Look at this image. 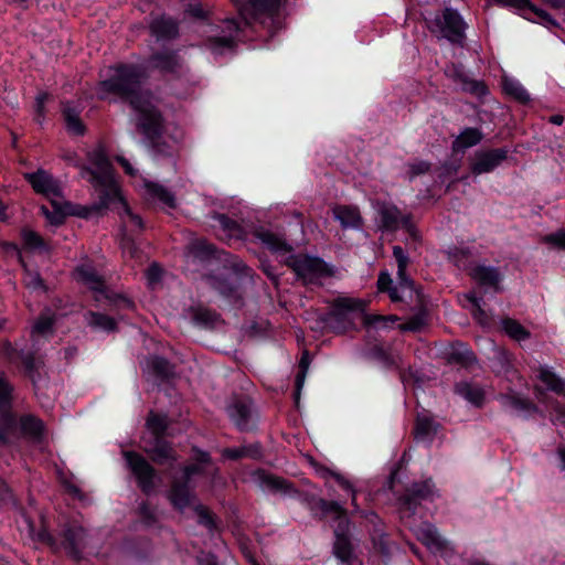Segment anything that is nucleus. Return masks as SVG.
I'll return each mask as SVG.
<instances>
[{"instance_id": "obj_1", "label": "nucleus", "mask_w": 565, "mask_h": 565, "mask_svg": "<svg viewBox=\"0 0 565 565\" xmlns=\"http://www.w3.org/2000/svg\"><path fill=\"white\" fill-rule=\"evenodd\" d=\"M365 308L366 302L362 299L338 297L331 302L330 310L320 317V321L335 334L358 330L354 313L362 316L365 328H387L398 321V317L394 315H369Z\"/></svg>"}, {"instance_id": "obj_2", "label": "nucleus", "mask_w": 565, "mask_h": 565, "mask_svg": "<svg viewBox=\"0 0 565 565\" xmlns=\"http://www.w3.org/2000/svg\"><path fill=\"white\" fill-rule=\"evenodd\" d=\"M113 74L98 83V99L115 95L129 107L148 96L142 86L148 79L147 68L137 63L119 62L110 66Z\"/></svg>"}, {"instance_id": "obj_3", "label": "nucleus", "mask_w": 565, "mask_h": 565, "mask_svg": "<svg viewBox=\"0 0 565 565\" xmlns=\"http://www.w3.org/2000/svg\"><path fill=\"white\" fill-rule=\"evenodd\" d=\"M310 510L316 519L322 521L330 518L334 522L332 553L342 565H351L355 554L347 510L339 502L323 498L312 499Z\"/></svg>"}, {"instance_id": "obj_4", "label": "nucleus", "mask_w": 565, "mask_h": 565, "mask_svg": "<svg viewBox=\"0 0 565 565\" xmlns=\"http://www.w3.org/2000/svg\"><path fill=\"white\" fill-rule=\"evenodd\" d=\"M130 108L136 115V129L152 152L162 157H171L173 148L163 137L164 117L150 97H143Z\"/></svg>"}, {"instance_id": "obj_5", "label": "nucleus", "mask_w": 565, "mask_h": 565, "mask_svg": "<svg viewBox=\"0 0 565 565\" xmlns=\"http://www.w3.org/2000/svg\"><path fill=\"white\" fill-rule=\"evenodd\" d=\"M436 484L431 478L414 481L397 498V510L402 523L413 529L424 518L423 502H433Z\"/></svg>"}, {"instance_id": "obj_6", "label": "nucleus", "mask_w": 565, "mask_h": 565, "mask_svg": "<svg viewBox=\"0 0 565 565\" xmlns=\"http://www.w3.org/2000/svg\"><path fill=\"white\" fill-rule=\"evenodd\" d=\"M426 28L431 34L446 39L451 44L461 45L466 39L468 24L460 12L452 7H445L424 14Z\"/></svg>"}, {"instance_id": "obj_7", "label": "nucleus", "mask_w": 565, "mask_h": 565, "mask_svg": "<svg viewBox=\"0 0 565 565\" xmlns=\"http://www.w3.org/2000/svg\"><path fill=\"white\" fill-rule=\"evenodd\" d=\"M90 166L83 167L88 182L95 191H100L103 199L121 195V188L116 179L114 166L104 149L94 150L88 154Z\"/></svg>"}, {"instance_id": "obj_8", "label": "nucleus", "mask_w": 565, "mask_h": 565, "mask_svg": "<svg viewBox=\"0 0 565 565\" xmlns=\"http://www.w3.org/2000/svg\"><path fill=\"white\" fill-rule=\"evenodd\" d=\"M285 264L306 287H321L322 280L332 277L335 271L334 266L328 264L323 258L301 253L290 254Z\"/></svg>"}, {"instance_id": "obj_9", "label": "nucleus", "mask_w": 565, "mask_h": 565, "mask_svg": "<svg viewBox=\"0 0 565 565\" xmlns=\"http://www.w3.org/2000/svg\"><path fill=\"white\" fill-rule=\"evenodd\" d=\"M15 385L7 373L0 374V445L9 444V435L18 428V414L13 411Z\"/></svg>"}, {"instance_id": "obj_10", "label": "nucleus", "mask_w": 565, "mask_h": 565, "mask_svg": "<svg viewBox=\"0 0 565 565\" xmlns=\"http://www.w3.org/2000/svg\"><path fill=\"white\" fill-rule=\"evenodd\" d=\"M122 457L139 490L145 495L152 494L161 480L158 470L141 454L135 450L124 451Z\"/></svg>"}, {"instance_id": "obj_11", "label": "nucleus", "mask_w": 565, "mask_h": 565, "mask_svg": "<svg viewBox=\"0 0 565 565\" xmlns=\"http://www.w3.org/2000/svg\"><path fill=\"white\" fill-rule=\"evenodd\" d=\"M86 537V529L78 521L68 520L60 525V551L63 550L68 558L78 563L84 558Z\"/></svg>"}, {"instance_id": "obj_12", "label": "nucleus", "mask_w": 565, "mask_h": 565, "mask_svg": "<svg viewBox=\"0 0 565 565\" xmlns=\"http://www.w3.org/2000/svg\"><path fill=\"white\" fill-rule=\"evenodd\" d=\"M253 269L249 267L248 274L238 275L232 269H224L209 276L211 287L222 296L228 303L237 306L243 301L241 292V280L252 277Z\"/></svg>"}, {"instance_id": "obj_13", "label": "nucleus", "mask_w": 565, "mask_h": 565, "mask_svg": "<svg viewBox=\"0 0 565 565\" xmlns=\"http://www.w3.org/2000/svg\"><path fill=\"white\" fill-rule=\"evenodd\" d=\"M195 252L202 259H216L223 264L224 269H232L235 274L246 275L249 267L237 255L231 254L224 249L217 248L214 244L206 241L199 242Z\"/></svg>"}, {"instance_id": "obj_14", "label": "nucleus", "mask_w": 565, "mask_h": 565, "mask_svg": "<svg viewBox=\"0 0 565 565\" xmlns=\"http://www.w3.org/2000/svg\"><path fill=\"white\" fill-rule=\"evenodd\" d=\"M508 158L507 147L477 150L470 163V171L475 175L493 172Z\"/></svg>"}, {"instance_id": "obj_15", "label": "nucleus", "mask_w": 565, "mask_h": 565, "mask_svg": "<svg viewBox=\"0 0 565 565\" xmlns=\"http://www.w3.org/2000/svg\"><path fill=\"white\" fill-rule=\"evenodd\" d=\"M84 107L81 103L62 99L60 102L61 117L66 134L71 137H84L87 134V125L82 118Z\"/></svg>"}, {"instance_id": "obj_16", "label": "nucleus", "mask_w": 565, "mask_h": 565, "mask_svg": "<svg viewBox=\"0 0 565 565\" xmlns=\"http://www.w3.org/2000/svg\"><path fill=\"white\" fill-rule=\"evenodd\" d=\"M469 275L484 292L501 294L503 291L502 281L504 276L498 267L479 264L470 270Z\"/></svg>"}, {"instance_id": "obj_17", "label": "nucleus", "mask_w": 565, "mask_h": 565, "mask_svg": "<svg viewBox=\"0 0 565 565\" xmlns=\"http://www.w3.org/2000/svg\"><path fill=\"white\" fill-rule=\"evenodd\" d=\"M227 415L241 433L253 431L257 428V422L254 419L252 403L246 399L237 398L227 407Z\"/></svg>"}, {"instance_id": "obj_18", "label": "nucleus", "mask_w": 565, "mask_h": 565, "mask_svg": "<svg viewBox=\"0 0 565 565\" xmlns=\"http://www.w3.org/2000/svg\"><path fill=\"white\" fill-rule=\"evenodd\" d=\"M149 31L157 42H171L180 35V23L175 18L162 13L151 20Z\"/></svg>"}, {"instance_id": "obj_19", "label": "nucleus", "mask_w": 565, "mask_h": 565, "mask_svg": "<svg viewBox=\"0 0 565 565\" xmlns=\"http://www.w3.org/2000/svg\"><path fill=\"white\" fill-rule=\"evenodd\" d=\"M282 0H248L254 20L268 19L277 32L281 29L279 9Z\"/></svg>"}, {"instance_id": "obj_20", "label": "nucleus", "mask_w": 565, "mask_h": 565, "mask_svg": "<svg viewBox=\"0 0 565 565\" xmlns=\"http://www.w3.org/2000/svg\"><path fill=\"white\" fill-rule=\"evenodd\" d=\"M253 482L262 490L270 492H289L292 483L282 477L275 476L264 468H256L250 473Z\"/></svg>"}, {"instance_id": "obj_21", "label": "nucleus", "mask_w": 565, "mask_h": 565, "mask_svg": "<svg viewBox=\"0 0 565 565\" xmlns=\"http://www.w3.org/2000/svg\"><path fill=\"white\" fill-rule=\"evenodd\" d=\"M24 179L32 186L35 193L45 196H60L61 189L52 174L43 169L25 173Z\"/></svg>"}, {"instance_id": "obj_22", "label": "nucleus", "mask_w": 565, "mask_h": 565, "mask_svg": "<svg viewBox=\"0 0 565 565\" xmlns=\"http://www.w3.org/2000/svg\"><path fill=\"white\" fill-rule=\"evenodd\" d=\"M75 279L86 286L89 290L95 294L105 295L106 298H109L107 292L106 281L100 276L95 267L90 264H81L77 265L74 269Z\"/></svg>"}, {"instance_id": "obj_23", "label": "nucleus", "mask_w": 565, "mask_h": 565, "mask_svg": "<svg viewBox=\"0 0 565 565\" xmlns=\"http://www.w3.org/2000/svg\"><path fill=\"white\" fill-rule=\"evenodd\" d=\"M500 402L505 409L523 418H529L539 412L537 405L532 399L516 392L501 394Z\"/></svg>"}, {"instance_id": "obj_24", "label": "nucleus", "mask_w": 565, "mask_h": 565, "mask_svg": "<svg viewBox=\"0 0 565 565\" xmlns=\"http://www.w3.org/2000/svg\"><path fill=\"white\" fill-rule=\"evenodd\" d=\"M255 238L262 242L263 245L273 254L286 255L294 250L291 244H289L282 236L274 233L265 226H257L253 231Z\"/></svg>"}, {"instance_id": "obj_25", "label": "nucleus", "mask_w": 565, "mask_h": 565, "mask_svg": "<svg viewBox=\"0 0 565 565\" xmlns=\"http://www.w3.org/2000/svg\"><path fill=\"white\" fill-rule=\"evenodd\" d=\"M147 63L149 68L159 71L163 75L175 74L180 68V57L172 50L153 52Z\"/></svg>"}, {"instance_id": "obj_26", "label": "nucleus", "mask_w": 565, "mask_h": 565, "mask_svg": "<svg viewBox=\"0 0 565 565\" xmlns=\"http://www.w3.org/2000/svg\"><path fill=\"white\" fill-rule=\"evenodd\" d=\"M18 431L25 438L33 441H41L44 437L45 426L41 418L33 414L18 415V428L10 436H14Z\"/></svg>"}, {"instance_id": "obj_27", "label": "nucleus", "mask_w": 565, "mask_h": 565, "mask_svg": "<svg viewBox=\"0 0 565 565\" xmlns=\"http://www.w3.org/2000/svg\"><path fill=\"white\" fill-rule=\"evenodd\" d=\"M415 311L412 317L402 326L403 331L420 332L428 326L429 311L427 308V299L424 292H417Z\"/></svg>"}, {"instance_id": "obj_28", "label": "nucleus", "mask_w": 565, "mask_h": 565, "mask_svg": "<svg viewBox=\"0 0 565 565\" xmlns=\"http://www.w3.org/2000/svg\"><path fill=\"white\" fill-rule=\"evenodd\" d=\"M446 360L450 365L468 369L476 363L477 356L468 343L454 341L446 352Z\"/></svg>"}, {"instance_id": "obj_29", "label": "nucleus", "mask_w": 565, "mask_h": 565, "mask_svg": "<svg viewBox=\"0 0 565 565\" xmlns=\"http://www.w3.org/2000/svg\"><path fill=\"white\" fill-rule=\"evenodd\" d=\"M150 460L159 466L173 463L177 460L175 450L167 438H153L152 446L145 448Z\"/></svg>"}, {"instance_id": "obj_30", "label": "nucleus", "mask_w": 565, "mask_h": 565, "mask_svg": "<svg viewBox=\"0 0 565 565\" xmlns=\"http://www.w3.org/2000/svg\"><path fill=\"white\" fill-rule=\"evenodd\" d=\"M97 195V201L90 205L81 206L77 212H73L72 214L77 215L82 218H88L93 215L103 216L107 211L115 209L118 201H121V195L117 194V196H108L103 199V194L100 191H95Z\"/></svg>"}, {"instance_id": "obj_31", "label": "nucleus", "mask_w": 565, "mask_h": 565, "mask_svg": "<svg viewBox=\"0 0 565 565\" xmlns=\"http://www.w3.org/2000/svg\"><path fill=\"white\" fill-rule=\"evenodd\" d=\"M223 460L238 461L243 458L253 460H262L264 457V449L259 441H255L241 447H226L221 451Z\"/></svg>"}, {"instance_id": "obj_32", "label": "nucleus", "mask_w": 565, "mask_h": 565, "mask_svg": "<svg viewBox=\"0 0 565 565\" xmlns=\"http://www.w3.org/2000/svg\"><path fill=\"white\" fill-rule=\"evenodd\" d=\"M332 212L343 230H361L363 227V217L356 206L335 205Z\"/></svg>"}, {"instance_id": "obj_33", "label": "nucleus", "mask_w": 565, "mask_h": 565, "mask_svg": "<svg viewBox=\"0 0 565 565\" xmlns=\"http://www.w3.org/2000/svg\"><path fill=\"white\" fill-rule=\"evenodd\" d=\"M194 494L191 490V486L174 479L171 483L168 499L178 511H183L191 505Z\"/></svg>"}, {"instance_id": "obj_34", "label": "nucleus", "mask_w": 565, "mask_h": 565, "mask_svg": "<svg viewBox=\"0 0 565 565\" xmlns=\"http://www.w3.org/2000/svg\"><path fill=\"white\" fill-rule=\"evenodd\" d=\"M379 228L382 232L394 233L401 226V210L388 203H383L377 209Z\"/></svg>"}, {"instance_id": "obj_35", "label": "nucleus", "mask_w": 565, "mask_h": 565, "mask_svg": "<svg viewBox=\"0 0 565 565\" xmlns=\"http://www.w3.org/2000/svg\"><path fill=\"white\" fill-rule=\"evenodd\" d=\"M249 22L244 20H237V19H228L226 20V28L232 33H235V38L230 35H220L212 39L213 44L215 47L220 49H233L235 46L236 40H241V33L243 32L244 28L249 26Z\"/></svg>"}, {"instance_id": "obj_36", "label": "nucleus", "mask_w": 565, "mask_h": 565, "mask_svg": "<svg viewBox=\"0 0 565 565\" xmlns=\"http://www.w3.org/2000/svg\"><path fill=\"white\" fill-rule=\"evenodd\" d=\"M483 139V132L476 127H466L451 143L454 152H463L466 149L477 146Z\"/></svg>"}, {"instance_id": "obj_37", "label": "nucleus", "mask_w": 565, "mask_h": 565, "mask_svg": "<svg viewBox=\"0 0 565 565\" xmlns=\"http://www.w3.org/2000/svg\"><path fill=\"white\" fill-rule=\"evenodd\" d=\"M455 393L478 408L483 406L484 391L477 384L460 381L455 385Z\"/></svg>"}, {"instance_id": "obj_38", "label": "nucleus", "mask_w": 565, "mask_h": 565, "mask_svg": "<svg viewBox=\"0 0 565 565\" xmlns=\"http://www.w3.org/2000/svg\"><path fill=\"white\" fill-rule=\"evenodd\" d=\"M18 361L23 367V375L29 379L33 385H36L40 377V367L42 362L38 359L33 350L21 351Z\"/></svg>"}, {"instance_id": "obj_39", "label": "nucleus", "mask_w": 565, "mask_h": 565, "mask_svg": "<svg viewBox=\"0 0 565 565\" xmlns=\"http://www.w3.org/2000/svg\"><path fill=\"white\" fill-rule=\"evenodd\" d=\"M23 249L26 252L51 253L49 243L35 231L23 227L20 232Z\"/></svg>"}, {"instance_id": "obj_40", "label": "nucleus", "mask_w": 565, "mask_h": 565, "mask_svg": "<svg viewBox=\"0 0 565 565\" xmlns=\"http://www.w3.org/2000/svg\"><path fill=\"white\" fill-rule=\"evenodd\" d=\"M146 426L153 438H167L170 419L167 414L150 411L146 419Z\"/></svg>"}, {"instance_id": "obj_41", "label": "nucleus", "mask_w": 565, "mask_h": 565, "mask_svg": "<svg viewBox=\"0 0 565 565\" xmlns=\"http://www.w3.org/2000/svg\"><path fill=\"white\" fill-rule=\"evenodd\" d=\"M502 331L516 342L526 341L531 338V332L514 318L503 317L501 319Z\"/></svg>"}, {"instance_id": "obj_42", "label": "nucleus", "mask_w": 565, "mask_h": 565, "mask_svg": "<svg viewBox=\"0 0 565 565\" xmlns=\"http://www.w3.org/2000/svg\"><path fill=\"white\" fill-rule=\"evenodd\" d=\"M537 377L548 391L559 396H565V381L550 367L541 366Z\"/></svg>"}, {"instance_id": "obj_43", "label": "nucleus", "mask_w": 565, "mask_h": 565, "mask_svg": "<svg viewBox=\"0 0 565 565\" xmlns=\"http://www.w3.org/2000/svg\"><path fill=\"white\" fill-rule=\"evenodd\" d=\"M522 18L534 23H540L548 29L559 26V23L547 11L536 7L532 2H530V6L526 8V11L523 13Z\"/></svg>"}, {"instance_id": "obj_44", "label": "nucleus", "mask_w": 565, "mask_h": 565, "mask_svg": "<svg viewBox=\"0 0 565 565\" xmlns=\"http://www.w3.org/2000/svg\"><path fill=\"white\" fill-rule=\"evenodd\" d=\"M88 326L93 329L102 330L107 333H114L118 331L117 321L106 313L98 311H88Z\"/></svg>"}, {"instance_id": "obj_45", "label": "nucleus", "mask_w": 565, "mask_h": 565, "mask_svg": "<svg viewBox=\"0 0 565 565\" xmlns=\"http://www.w3.org/2000/svg\"><path fill=\"white\" fill-rule=\"evenodd\" d=\"M455 79L462 84V89L477 97H483L489 93L488 86L482 81L469 78L461 70L455 71Z\"/></svg>"}, {"instance_id": "obj_46", "label": "nucleus", "mask_w": 565, "mask_h": 565, "mask_svg": "<svg viewBox=\"0 0 565 565\" xmlns=\"http://www.w3.org/2000/svg\"><path fill=\"white\" fill-rule=\"evenodd\" d=\"M149 366L153 375L163 382L174 377V366L163 356H153L149 362Z\"/></svg>"}, {"instance_id": "obj_47", "label": "nucleus", "mask_w": 565, "mask_h": 565, "mask_svg": "<svg viewBox=\"0 0 565 565\" xmlns=\"http://www.w3.org/2000/svg\"><path fill=\"white\" fill-rule=\"evenodd\" d=\"M147 191L150 196L161 202L163 205L168 206L169 209H175L177 202L174 194L169 191L166 186L156 183V182H149L146 184Z\"/></svg>"}, {"instance_id": "obj_48", "label": "nucleus", "mask_w": 565, "mask_h": 565, "mask_svg": "<svg viewBox=\"0 0 565 565\" xmlns=\"http://www.w3.org/2000/svg\"><path fill=\"white\" fill-rule=\"evenodd\" d=\"M503 92L514 98L522 105H526L530 103L531 97L527 90L523 87V85L515 79H504L503 81Z\"/></svg>"}, {"instance_id": "obj_49", "label": "nucleus", "mask_w": 565, "mask_h": 565, "mask_svg": "<svg viewBox=\"0 0 565 565\" xmlns=\"http://www.w3.org/2000/svg\"><path fill=\"white\" fill-rule=\"evenodd\" d=\"M193 510L198 515V523L201 526L207 529L210 532L217 530L216 516L209 508L203 504H196Z\"/></svg>"}, {"instance_id": "obj_50", "label": "nucleus", "mask_w": 565, "mask_h": 565, "mask_svg": "<svg viewBox=\"0 0 565 565\" xmlns=\"http://www.w3.org/2000/svg\"><path fill=\"white\" fill-rule=\"evenodd\" d=\"M214 218L217 221L223 231L227 232L230 235L236 238L242 237L244 231L237 221L223 213H217Z\"/></svg>"}, {"instance_id": "obj_51", "label": "nucleus", "mask_w": 565, "mask_h": 565, "mask_svg": "<svg viewBox=\"0 0 565 565\" xmlns=\"http://www.w3.org/2000/svg\"><path fill=\"white\" fill-rule=\"evenodd\" d=\"M310 364V356L309 352L306 351L299 362V371L296 375L295 380V392H294V398L295 402L298 403L300 398V392L305 382L306 373Z\"/></svg>"}, {"instance_id": "obj_52", "label": "nucleus", "mask_w": 565, "mask_h": 565, "mask_svg": "<svg viewBox=\"0 0 565 565\" xmlns=\"http://www.w3.org/2000/svg\"><path fill=\"white\" fill-rule=\"evenodd\" d=\"M218 313L209 308L199 307L193 311V320L196 324L211 328L215 324L218 319Z\"/></svg>"}, {"instance_id": "obj_53", "label": "nucleus", "mask_w": 565, "mask_h": 565, "mask_svg": "<svg viewBox=\"0 0 565 565\" xmlns=\"http://www.w3.org/2000/svg\"><path fill=\"white\" fill-rule=\"evenodd\" d=\"M423 541L428 546H435L438 550L444 548L445 542L438 533L436 526L426 524L422 530Z\"/></svg>"}, {"instance_id": "obj_54", "label": "nucleus", "mask_w": 565, "mask_h": 565, "mask_svg": "<svg viewBox=\"0 0 565 565\" xmlns=\"http://www.w3.org/2000/svg\"><path fill=\"white\" fill-rule=\"evenodd\" d=\"M434 422L428 417H418L415 423L414 434L417 439H425L434 435Z\"/></svg>"}, {"instance_id": "obj_55", "label": "nucleus", "mask_w": 565, "mask_h": 565, "mask_svg": "<svg viewBox=\"0 0 565 565\" xmlns=\"http://www.w3.org/2000/svg\"><path fill=\"white\" fill-rule=\"evenodd\" d=\"M35 540L49 546L52 550V552H60L58 539L54 534H52L47 527L42 526L41 529H39L38 532L35 533Z\"/></svg>"}, {"instance_id": "obj_56", "label": "nucleus", "mask_w": 565, "mask_h": 565, "mask_svg": "<svg viewBox=\"0 0 565 565\" xmlns=\"http://www.w3.org/2000/svg\"><path fill=\"white\" fill-rule=\"evenodd\" d=\"M43 214L50 224L60 226L65 223V220L70 213L65 212L64 209L54 203V210L50 211L47 207L42 206Z\"/></svg>"}, {"instance_id": "obj_57", "label": "nucleus", "mask_w": 565, "mask_h": 565, "mask_svg": "<svg viewBox=\"0 0 565 565\" xmlns=\"http://www.w3.org/2000/svg\"><path fill=\"white\" fill-rule=\"evenodd\" d=\"M210 12L203 8L202 3H188L184 7V17L194 21H206Z\"/></svg>"}, {"instance_id": "obj_58", "label": "nucleus", "mask_w": 565, "mask_h": 565, "mask_svg": "<svg viewBox=\"0 0 565 565\" xmlns=\"http://www.w3.org/2000/svg\"><path fill=\"white\" fill-rule=\"evenodd\" d=\"M460 168H461V159H452V160L445 161L439 168L438 178L441 181L452 178V177L457 175Z\"/></svg>"}, {"instance_id": "obj_59", "label": "nucleus", "mask_w": 565, "mask_h": 565, "mask_svg": "<svg viewBox=\"0 0 565 565\" xmlns=\"http://www.w3.org/2000/svg\"><path fill=\"white\" fill-rule=\"evenodd\" d=\"M542 243L553 246L559 250H565V228L546 234L542 237Z\"/></svg>"}, {"instance_id": "obj_60", "label": "nucleus", "mask_w": 565, "mask_h": 565, "mask_svg": "<svg viewBox=\"0 0 565 565\" xmlns=\"http://www.w3.org/2000/svg\"><path fill=\"white\" fill-rule=\"evenodd\" d=\"M542 243L553 246L559 250H565V228L546 234L542 237Z\"/></svg>"}, {"instance_id": "obj_61", "label": "nucleus", "mask_w": 565, "mask_h": 565, "mask_svg": "<svg viewBox=\"0 0 565 565\" xmlns=\"http://www.w3.org/2000/svg\"><path fill=\"white\" fill-rule=\"evenodd\" d=\"M114 210H118V211L121 210L129 217L130 222L132 224H135L136 226H138V228L140 231H142L145 228L143 220L141 218L140 215L132 212V210L130 209L128 202L126 201V199L124 198L122 194H121V201H118V203L116 204V207Z\"/></svg>"}, {"instance_id": "obj_62", "label": "nucleus", "mask_w": 565, "mask_h": 565, "mask_svg": "<svg viewBox=\"0 0 565 565\" xmlns=\"http://www.w3.org/2000/svg\"><path fill=\"white\" fill-rule=\"evenodd\" d=\"M495 6L515 11L521 17L529 8L531 0H491Z\"/></svg>"}, {"instance_id": "obj_63", "label": "nucleus", "mask_w": 565, "mask_h": 565, "mask_svg": "<svg viewBox=\"0 0 565 565\" xmlns=\"http://www.w3.org/2000/svg\"><path fill=\"white\" fill-rule=\"evenodd\" d=\"M138 514L141 522L147 526H152L157 523V516L151 510L148 501L143 500L138 505Z\"/></svg>"}, {"instance_id": "obj_64", "label": "nucleus", "mask_w": 565, "mask_h": 565, "mask_svg": "<svg viewBox=\"0 0 565 565\" xmlns=\"http://www.w3.org/2000/svg\"><path fill=\"white\" fill-rule=\"evenodd\" d=\"M513 353L504 348H500L495 351L494 360L505 372H510L513 369Z\"/></svg>"}]
</instances>
